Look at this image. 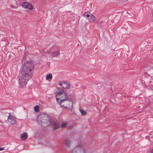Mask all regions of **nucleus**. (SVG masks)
<instances>
[{"label": "nucleus", "instance_id": "11", "mask_svg": "<svg viewBox=\"0 0 153 153\" xmlns=\"http://www.w3.org/2000/svg\"><path fill=\"white\" fill-rule=\"evenodd\" d=\"M52 125L53 126V128L54 130L57 129L59 128L60 126V125L58 124L57 122H53Z\"/></svg>", "mask_w": 153, "mask_h": 153}, {"label": "nucleus", "instance_id": "2", "mask_svg": "<svg viewBox=\"0 0 153 153\" xmlns=\"http://www.w3.org/2000/svg\"><path fill=\"white\" fill-rule=\"evenodd\" d=\"M65 98L62 99L59 101L60 98H56V100L59 104L62 107L67 109L68 110H71L73 107V102L70 99H68L67 95L65 93H64Z\"/></svg>", "mask_w": 153, "mask_h": 153}, {"label": "nucleus", "instance_id": "7", "mask_svg": "<svg viewBox=\"0 0 153 153\" xmlns=\"http://www.w3.org/2000/svg\"><path fill=\"white\" fill-rule=\"evenodd\" d=\"M53 50H52L51 53V55L53 57L56 56L58 55L59 54V48L56 47L53 48Z\"/></svg>", "mask_w": 153, "mask_h": 153}, {"label": "nucleus", "instance_id": "13", "mask_svg": "<svg viewBox=\"0 0 153 153\" xmlns=\"http://www.w3.org/2000/svg\"><path fill=\"white\" fill-rule=\"evenodd\" d=\"M52 77L53 76L51 74H48L46 75V79L50 81V80H51Z\"/></svg>", "mask_w": 153, "mask_h": 153}, {"label": "nucleus", "instance_id": "20", "mask_svg": "<svg viewBox=\"0 0 153 153\" xmlns=\"http://www.w3.org/2000/svg\"><path fill=\"white\" fill-rule=\"evenodd\" d=\"M4 149V148H0V151L3 150Z\"/></svg>", "mask_w": 153, "mask_h": 153}, {"label": "nucleus", "instance_id": "8", "mask_svg": "<svg viewBox=\"0 0 153 153\" xmlns=\"http://www.w3.org/2000/svg\"><path fill=\"white\" fill-rule=\"evenodd\" d=\"M8 121L12 124H15L16 123V118L15 117L11 115V114H9L7 119Z\"/></svg>", "mask_w": 153, "mask_h": 153}, {"label": "nucleus", "instance_id": "17", "mask_svg": "<svg viewBox=\"0 0 153 153\" xmlns=\"http://www.w3.org/2000/svg\"><path fill=\"white\" fill-rule=\"evenodd\" d=\"M83 16H86L87 17H88H88H90V16H90V15L89 14H86V13H85L83 14Z\"/></svg>", "mask_w": 153, "mask_h": 153}, {"label": "nucleus", "instance_id": "3", "mask_svg": "<svg viewBox=\"0 0 153 153\" xmlns=\"http://www.w3.org/2000/svg\"><path fill=\"white\" fill-rule=\"evenodd\" d=\"M38 123L41 126L46 127L50 124L51 120L50 117L47 114H41L37 118Z\"/></svg>", "mask_w": 153, "mask_h": 153}, {"label": "nucleus", "instance_id": "21", "mask_svg": "<svg viewBox=\"0 0 153 153\" xmlns=\"http://www.w3.org/2000/svg\"><path fill=\"white\" fill-rule=\"evenodd\" d=\"M72 127V126H71L70 127L69 126L68 127V129H71Z\"/></svg>", "mask_w": 153, "mask_h": 153}, {"label": "nucleus", "instance_id": "9", "mask_svg": "<svg viewBox=\"0 0 153 153\" xmlns=\"http://www.w3.org/2000/svg\"><path fill=\"white\" fill-rule=\"evenodd\" d=\"M22 6L23 8L25 9H28L30 10H32L33 9V7L32 5L27 2L22 3Z\"/></svg>", "mask_w": 153, "mask_h": 153}, {"label": "nucleus", "instance_id": "18", "mask_svg": "<svg viewBox=\"0 0 153 153\" xmlns=\"http://www.w3.org/2000/svg\"><path fill=\"white\" fill-rule=\"evenodd\" d=\"M67 124V123H63L62 124L61 126L62 127H64L66 126Z\"/></svg>", "mask_w": 153, "mask_h": 153}, {"label": "nucleus", "instance_id": "10", "mask_svg": "<svg viewBox=\"0 0 153 153\" xmlns=\"http://www.w3.org/2000/svg\"><path fill=\"white\" fill-rule=\"evenodd\" d=\"M89 21L90 22H98V20L96 19L95 16L92 14H91L89 18Z\"/></svg>", "mask_w": 153, "mask_h": 153}, {"label": "nucleus", "instance_id": "16", "mask_svg": "<svg viewBox=\"0 0 153 153\" xmlns=\"http://www.w3.org/2000/svg\"><path fill=\"white\" fill-rule=\"evenodd\" d=\"M34 109L36 112H37L39 110V107L38 105H36L34 107Z\"/></svg>", "mask_w": 153, "mask_h": 153}, {"label": "nucleus", "instance_id": "12", "mask_svg": "<svg viewBox=\"0 0 153 153\" xmlns=\"http://www.w3.org/2000/svg\"><path fill=\"white\" fill-rule=\"evenodd\" d=\"M21 138L22 140H26L27 137V134L26 132H24L21 135Z\"/></svg>", "mask_w": 153, "mask_h": 153}, {"label": "nucleus", "instance_id": "14", "mask_svg": "<svg viewBox=\"0 0 153 153\" xmlns=\"http://www.w3.org/2000/svg\"><path fill=\"white\" fill-rule=\"evenodd\" d=\"M70 140L68 139H65V146L67 147H69L70 144Z\"/></svg>", "mask_w": 153, "mask_h": 153}, {"label": "nucleus", "instance_id": "1", "mask_svg": "<svg viewBox=\"0 0 153 153\" xmlns=\"http://www.w3.org/2000/svg\"><path fill=\"white\" fill-rule=\"evenodd\" d=\"M34 68L33 64L31 61H27L24 64L22 68L21 75L19 77V86L20 87H25L27 82L31 78Z\"/></svg>", "mask_w": 153, "mask_h": 153}, {"label": "nucleus", "instance_id": "15", "mask_svg": "<svg viewBox=\"0 0 153 153\" xmlns=\"http://www.w3.org/2000/svg\"><path fill=\"white\" fill-rule=\"evenodd\" d=\"M79 110H80V111L81 113V114L82 115H85L86 114H87L86 112L84 110H82L81 109H80Z\"/></svg>", "mask_w": 153, "mask_h": 153}, {"label": "nucleus", "instance_id": "19", "mask_svg": "<svg viewBox=\"0 0 153 153\" xmlns=\"http://www.w3.org/2000/svg\"><path fill=\"white\" fill-rule=\"evenodd\" d=\"M148 153H153V147L149 152Z\"/></svg>", "mask_w": 153, "mask_h": 153}, {"label": "nucleus", "instance_id": "6", "mask_svg": "<svg viewBox=\"0 0 153 153\" xmlns=\"http://www.w3.org/2000/svg\"><path fill=\"white\" fill-rule=\"evenodd\" d=\"M64 90L61 88H57V91L55 93L56 94V96H59V97H60V98H62L63 97L62 96V95H63L64 96Z\"/></svg>", "mask_w": 153, "mask_h": 153}, {"label": "nucleus", "instance_id": "4", "mask_svg": "<svg viewBox=\"0 0 153 153\" xmlns=\"http://www.w3.org/2000/svg\"><path fill=\"white\" fill-rule=\"evenodd\" d=\"M71 153H86V152L82 146H79L74 148Z\"/></svg>", "mask_w": 153, "mask_h": 153}, {"label": "nucleus", "instance_id": "5", "mask_svg": "<svg viewBox=\"0 0 153 153\" xmlns=\"http://www.w3.org/2000/svg\"><path fill=\"white\" fill-rule=\"evenodd\" d=\"M59 85L63 88H69L70 87V84L65 81L61 82L58 84Z\"/></svg>", "mask_w": 153, "mask_h": 153}]
</instances>
